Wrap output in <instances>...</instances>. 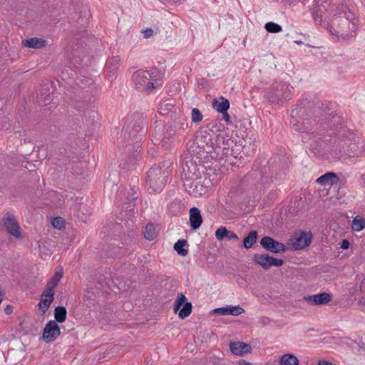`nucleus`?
<instances>
[{"mask_svg":"<svg viewBox=\"0 0 365 365\" xmlns=\"http://www.w3.org/2000/svg\"><path fill=\"white\" fill-rule=\"evenodd\" d=\"M295 106L290 113V125L302 133L304 143L313 141L310 150L315 155L324 158L329 155L346 163L364 155L365 148L360 137L346 127L329 103L303 95Z\"/></svg>","mask_w":365,"mask_h":365,"instance_id":"obj_1","label":"nucleus"},{"mask_svg":"<svg viewBox=\"0 0 365 365\" xmlns=\"http://www.w3.org/2000/svg\"><path fill=\"white\" fill-rule=\"evenodd\" d=\"M254 167L256 168H253L240 181V186L244 190L261 191L269 187L271 183L283 178L288 164L284 157L277 155L269 159L267 165L261 170L255 164Z\"/></svg>","mask_w":365,"mask_h":365,"instance_id":"obj_2","label":"nucleus"},{"mask_svg":"<svg viewBox=\"0 0 365 365\" xmlns=\"http://www.w3.org/2000/svg\"><path fill=\"white\" fill-rule=\"evenodd\" d=\"M148 123L144 114L135 112L126 118L118 143L128 152H138L147 133Z\"/></svg>","mask_w":365,"mask_h":365,"instance_id":"obj_3","label":"nucleus"},{"mask_svg":"<svg viewBox=\"0 0 365 365\" xmlns=\"http://www.w3.org/2000/svg\"><path fill=\"white\" fill-rule=\"evenodd\" d=\"M324 21L329 31L342 40L352 37L359 24V19L346 4L339 5L334 14L331 17L325 16Z\"/></svg>","mask_w":365,"mask_h":365,"instance_id":"obj_4","label":"nucleus"},{"mask_svg":"<svg viewBox=\"0 0 365 365\" xmlns=\"http://www.w3.org/2000/svg\"><path fill=\"white\" fill-rule=\"evenodd\" d=\"M154 165L146 173L145 183L150 192H160L165 187L170 175L165 163Z\"/></svg>","mask_w":365,"mask_h":365,"instance_id":"obj_5","label":"nucleus"},{"mask_svg":"<svg viewBox=\"0 0 365 365\" xmlns=\"http://www.w3.org/2000/svg\"><path fill=\"white\" fill-rule=\"evenodd\" d=\"M294 88L286 82L273 83L268 89L266 97L267 101L274 105L282 106L292 98Z\"/></svg>","mask_w":365,"mask_h":365,"instance_id":"obj_6","label":"nucleus"},{"mask_svg":"<svg viewBox=\"0 0 365 365\" xmlns=\"http://www.w3.org/2000/svg\"><path fill=\"white\" fill-rule=\"evenodd\" d=\"M175 139V135L170 130L168 125L161 120H156L153 125V132L151 140L154 145L168 148Z\"/></svg>","mask_w":365,"mask_h":365,"instance_id":"obj_7","label":"nucleus"},{"mask_svg":"<svg viewBox=\"0 0 365 365\" xmlns=\"http://www.w3.org/2000/svg\"><path fill=\"white\" fill-rule=\"evenodd\" d=\"M236 145V140L230 137L228 135L218 134L215 140V145L207 146L205 150L206 153L215 155V158L222 160L224 157H229V152L231 148Z\"/></svg>","mask_w":365,"mask_h":365,"instance_id":"obj_8","label":"nucleus"},{"mask_svg":"<svg viewBox=\"0 0 365 365\" xmlns=\"http://www.w3.org/2000/svg\"><path fill=\"white\" fill-rule=\"evenodd\" d=\"M181 180L182 182L190 180H200L203 170V166L197 163L189 152L182 160Z\"/></svg>","mask_w":365,"mask_h":365,"instance_id":"obj_9","label":"nucleus"},{"mask_svg":"<svg viewBox=\"0 0 365 365\" xmlns=\"http://www.w3.org/2000/svg\"><path fill=\"white\" fill-rule=\"evenodd\" d=\"M152 74L146 70H138L133 73L132 81L135 88L139 91H145L148 93L155 88L152 81Z\"/></svg>","mask_w":365,"mask_h":365,"instance_id":"obj_10","label":"nucleus"},{"mask_svg":"<svg viewBox=\"0 0 365 365\" xmlns=\"http://www.w3.org/2000/svg\"><path fill=\"white\" fill-rule=\"evenodd\" d=\"M312 9V16L317 24H322L327 14L333 11L331 0H314Z\"/></svg>","mask_w":365,"mask_h":365,"instance_id":"obj_11","label":"nucleus"},{"mask_svg":"<svg viewBox=\"0 0 365 365\" xmlns=\"http://www.w3.org/2000/svg\"><path fill=\"white\" fill-rule=\"evenodd\" d=\"M312 234L311 232L302 231L298 236L288 240L287 245L292 251L303 250L312 242Z\"/></svg>","mask_w":365,"mask_h":365,"instance_id":"obj_12","label":"nucleus"},{"mask_svg":"<svg viewBox=\"0 0 365 365\" xmlns=\"http://www.w3.org/2000/svg\"><path fill=\"white\" fill-rule=\"evenodd\" d=\"M192 303L187 302L186 297L182 293H179L173 306L175 313L178 312L179 318L184 319L190 316L192 312Z\"/></svg>","mask_w":365,"mask_h":365,"instance_id":"obj_13","label":"nucleus"},{"mask_svg":"<svg viewBox=\"0 0 365 365\" xmlns=\"http://www.w3.org/2000/svg\"><path fill=\"white\" fill-rule=\"evenodd\" d=\"M259 243L264 250L272 253H283L287 250V247L283 243L269 236L263 237Z\"/></svg>","mask_w":365,"mask_h":365,"instance_id":"obj_14","label":"nucleus"},{"mask_svg":"<svg viewBox=\"0 0 365 365\" xmlns=\"http://www.w3.org/2000/svg\"><path fill=\"white\" fill-rule=\"evenodd\" d=\"M4 227L6 231L12 236L19 238L21 237L20 232V227L13 214L9 212L6 213L2 218Z\"/></svg>","mask_w":365,"mask_h":365,"instance_id":"obj_15","label":"nucleus"},{"mask_svg":"<svg viewBox=\"0 0 365 365\" xmlns=\"http://www.w3.org/2000/svg\"><path fill=\"white\" fill-rule=\"evenodd\" d=\"M139 197L138 187L135 185H130V189L124 194V200L122 208L125 211H132Z\"/></svg>","mask_w":365,"mask_h":365,"instance_id":"obj_16","label":"nucleus"},{"mask_svg":"<svg viewBox=\"0 0 365 365\" xmlns=\"http://www.w3.org/2000/svg\"><path fill=\"white\" fill-rule=\"evenodd\" d=\"M186 191L195 197L205 195L207 192V187L202 185L201 178L200 180H190L183 182Z\"/></svg>","mask_w":365,"mask_h":365,"instance_id":"obj_17","label":"nucleus"},{"mask_svg":"<svg viewBox=\"0 0 365 365\" xmlns=\"http://www.w3.org/2000/svg\"><path fill=\"white\" fill-rule=\"evenodd\" d=\"M61 334L60 327L54 320H50L46 324L42 339L46 343L54 341Z\"/></svg>","mask_w":365,"mask_h":365,"instance_id":"obj_18","label":"nucleus"},{"mask_svg":"<svg viewBox=\"0 0 365 365\" xmlns=\"http://www.w3.org/2000/svg\"><path fill=\"white\" fill-rule=\"evenodd\" d=\"M120 59L118 56H114L107 59L105 64V73L106 78L113 81L117 77L118 70L119 68Z\"/></svg>","mask_w":365,"mask_h":365,"instance_id":"obj_19","label":"nucleus"},{"mask_svg":"<svg viewBox=\"0 0 365 365\" xmlns=\"http://www.w3.org/2000/svg\"><path fill=\"white\" fill-rule=\"evenodd\" d=\"M212 135L207 129H201L197 132L195 141L193 143H196L197 147L202 148L205 152V149H207V146L215 145V143L212 141Z\"/></svg>","mask_w":365,"mask_h":365,"instance_id":"obj_20","label":"nucleus"},{"mask_svg":"<svg viewBox=\"0 0 365 365\" xmlns=\"http://www.w3.org/2000/svg\"><path fill=\"white\" fill-rule=\"evenodd\" d=\"M332 299V294L327 292H321L314 295L304 297V300L311 305H323L329 303Z\"/></svg>","mask_w":365,"mask_h":365,"instance_id":"obj_21","label":"nucleus"},{"mask_svg":"<svg viewBox=\"0 0 365 365\" xmlns=\"http://www.w3.org/2000/svg\"><path fill=\"white\" fill-rule=\"evenodd\" d=\"M122 247L115 244L108 245L105 250V255L107 257H110L113 258L120 257L125 255L128 251H130V248L125 247L128 245V243H124L122 242Z\"/></svg>","mask_w":365,"mask_h":365,"instance_id":"obj_22","label":"nucleus"},{"mask_svg":"<svg viewBox=\"0 0 365 365\" xmlns=\"http://www.w3.org/2000/svg\"><path fill=\"white\" fill-rule=\"evenodd\" d=\"M90 287L86 284V287L83 288V294L80 301L78 309L81 311L82 314L86 316L91 314V291Z\"/></svg>","mask_w":365,"mask_h":365,"instance_id":"obj_23","label":"nucleus"},{"mask_svg":"<svg viewBox=\"0 0 365 365\" xmlns=\"http://www.w3.org/2000/svg\"><path fill=\"white\" fill-rule=\"evenodd\" d=\"M38 103L41 106H46L53 99V89L51 85H44L40 90V93L37 96Z\"/></svg>","mask_w":365,"mask_h":365,"instance_id":"obj_24","label":"nucleus"},{"mask_svg":"<svg viewBox=\"0 0 365 365\" xmlns=\"http://www.w3.org/2000/svg\"><path fill=\"white\" fill-rule=\"evenodd\" d=\"M212 312L217 315L238 316L245 312V309L240 306L227 305L213 309Z\"/></svg>","mask_w":365,"mask_h":365,"instance_id":"obj_25","label":"nucleus"},{"mask_svg":"<svg viewBox=\"0 0 365 365\" xmlns=\"http://www.w3.org/2000/svg\"><path fill=\"white\" fill-rule=\"evenodd\" d=\"M190 224L192 230L199 229L202 223V217L199 208L192 207L190 209Z\"/></svg>","mask_w":365,"mask_h":365,"instance_id":"obj_26","label":"nucleus"},{"mask_svg":"<svg viewBox=\"0 0 365 365\" xmlns=\"http://www.w3.org/2000/svg\"><path fill=\"white\" fill-rule=\"evenodd\" d=\"M231 352L237 356L251 352L252 347L249 344L241 341H233L230 344Z\"/></svg>","mask_w":365,"mask_h":365,"instance_id":"obj_27","label":"nucleus"},{"mask_svg":"<svg viewBox=\"0 0 365 365\" xmlns=\"http://www.w3.org/2000/svg\"><path fill=\"white\" fill-rule=\"evenodd\" d=\"M316 182L322 185H337L339 182V178L336 173L333 172H327L318 178Z\"/></svg>","mask_w":365,"mask_h":365,"instance_id":"obj_28","label":"nucleus"},{"mask_svg":"<svg viewBox=\"0 0 365 365\" xmlns=\"http://www.w3.org/2000/svg\"><path fill=\"white\" fill-rule=\"evenodd\" d=\"M46 45V40L42 38L33 37L22 41V46L26 48L40 49Z\"/></svg>","mask_w":365,"mask_h":365,"instance_id":"obj_29","label":"nucleus"},{"mask_svg":"<svg viewBox=\"0 0 365 365\" xmlns=\"http://www.w3.org/2000/svg\"><path fill=\"white\" fill-rule=\"evenodd\" d=\"M215 237L219 241H222L225 238L229 240H237L239 239L234 232L222 226L215 231Z\"/></svg>","mask_w":365,"mask_h":365,"instance_id":"obj_30","label":"nucleus"},{"mask_svg":"<svg viewBox=\"0 0 365 365\" xmlns=\"http://www.w3.org/2000/svg\"><path fill=\"white\" fill-rule=\"evenodd\" d=\"M273 363L277 365H299V359L293 354H284L282 355L278 360H274Z\"/></svg>","mask_w":365,"mask_h":365,"instance_id":"obj_31","label":"nucleus"},{"mask_svg":"<svg viewBox=\"0 0 365 365\" xmlns=\"http://www.w3.org/2000/svg\"><path fill=\"white\" fill-rule=\"evenodd\" d=\"M212 106L214 109H215L219 113H226L230 108V101L228 99L221 97L220 101L217 100L216 98L213 99L212 102Z\"/></svg>","mask_w":365,"mask_h":365,"instance_id":"obj_32","label":"nucleus"},{"mask_svg":"<svg viewBox=\"0 0 365 365\" xmlns=\"http://www.w3.org/2000/svg\"><path fill=\"white\" fill-rule=\"evenodd\" d=\"M258 233L256 230L250 231L242 240V246L248 250L252 248L257 242Z\"/></svg>","mask_w":365,"mask_h":365,"instance_id":"obj_33","label":"nucleus"},{"mask_svg":"<svg viewBox=\"0 0 365 365\" xmlns=\"http://www.w3.org/2000/svg\"><path fill=\"white\" fill-rule=\"evenodd\" d=\"M168 125L170 130L173 132L175 135L180 130H185L188 127V123L182 119L174 120Z\"/></svg>","mask_w":365,"mask_h":365,"instance_id":"obj_34","label":"nucleus"},{"mask_svg":"<svg viewBox=\"0 0 365 365\" xmlns=\"http://www.w3.org/2000/svg\"><path fill=\"white\" fill-rule=\"evenodd\" d=\"M253 262L260 265L264 269H268L269 255L268 254H255L252 258Z\"/></svg>","mask_w":365,"mask_h":365,"instance_id":"obj_35","label":"nucleus"},{"mask_svg":"<svg viewBox=\"0 0 365 365\" xmlns=\"http://www.w3.org/2000/svg\"><path fill=\"white\" fill-rule=\"evenodd\" d=\"M67 310L63 306H58L54 309V317L56 323H63L66 320Z\"/></svg>","mask_w":365,"mask_h":365,"instance_id":"obj_36","label":"nucleus"},{"mask_svg":"<svg viewBox=\"0 0 365 365\" xmlns=\"http://www.w3.org/2000/svg\"><path fill=\"white\" fill-rule=\"evenodd\" d=\"M187 246V241L185 239L178 240L174 245V250L180 256H186L188 253V250L185 248Z\"/></svg>","mask_w":365,"mask_h":365,"instance_id":"obj_37","label":"nucleus"},{"mask_svg":"<svg viewBox=\"0 0 365 365\" xmlns=\"http://www.w3.org/2000/svg\"><path fill=\"white\" fill-rule=\"evenodd\" d=\"M144 237L148 240H153L157 237L155 227L153 224L148 223L143 231Z\"/></svg>","mask_w":365,"mask_h":365,"instance_id":"obj_38","label":"nucleus"},{"mask_svg":"<svg viewBox=\"0 0 365 365\" xmlns=\"http://www.w3.org/2000/svg\"><path fill=\"white\" fill-rule=\"evenodd\" d=\"M63 277V272L58 271L56 272L53 277L49 279L47 282L46 287L50 288L51 289H55V287L58 285L61 279Z\"/></svg>","mask_w":365,"mask_h":365,"instance_id":"obj_39","label":"nucleus"},{"mask_svg":"<svg viewBox=\"0 0 365 365\" xmlns=\"http://www.w3.org/2000/svg\"><path fill=\"white\" fill-rule=\"evenodd\" d=\"M365 227V220L356 216L352 221V230L356 232L361 231Z\"/></svg>","mask_w":365,"mask_h":365,"instance_id":"obj_40","label":"nucleus"},{"mask_svg":"<svg viewBox=\"0 0 365 365\" xmlns=\"http://www.w3.org/2000/svg\"><path fill=\"white\" fill-rule=\"evenodd\" d=\"M93 48H95V52L98 56L104 53L105 45L100 38H93Z\"/></svg>","mask_w":365,"mask_h":365,"instance_id":"obj_41","label":"nucleus"},{"mask_svg":"<svg viewBox=\"0 0 365 365\" xmlns=\"http://www.w3.org/2000/svg\"><path fill=\"white\" fill-rule=\"evenodd\" d=\"M302 362L305 364V365H334L331 362L326 359L309 360V357H306L302 359Z\"/></svg>","mask_w":365,"mask_h":365,"instance_id":"obj_42","label":"nucleus"},{"mask_svg":"<svg viewBox=\"0 0 365 365\" xmlns=\"http://www.w3.org/2000/svg\"><path fill=\"white\" fill-rule=\"evenodd\" d=\"M264 29L267 32L274 34L279 33L282 31V27L279 24L272 21L266 23Z\"/></svg>","mask_w":365,"mask_h":365,"instance_id":"obj_43","label":"nucleus"},{"mask_svg":"<svg viewBox=\"0 0 365 365\" xmlns=\"http://www.w3.org/2000/svg\"><path fill=\"white\" fill-rule=\"evenodd\" d=\"M55 290L48 287H45L44 290L41 294V298L44 299L46 302L52 303L54 300Z\"/></svg>","mask_w":365,"mask_h":365,"instance_id":"obj_44","label":"nucleus"},{"mask_svg":"<svg viewBox=\"0 0 365 365\" xmlns=\"http://www.w3.org/2000/svg\"><path fill=\"white\" fill-rule=\"evenodd\" d=\"M191 118L192 122L197 123L202 121L203 115L198 108H194L192 109Z\"/></svg>","mask_w":365,"mask_h":365,"instance_id":"obj_45","label":"nucleus"},{"mask_svg":"<svg viewBox=\"0 0 365 365\" xmlns=\"http://www.w3.org/2000/svg\"><path fill=\"white\" fill-rule=\"evenodd\" d=\"M51 224L54 228L63 229L65 227V220L61 217H54L51 220Z\"/></svg>","mask_w":365,"mask_h":365,"instance_id":"obj_46","label":"nucleus"},{"mask_svg":"<svg viewBox=\"0 0 365 365\" xmlns=\"http://www.w3.org/2000/svg\"><path fill=\"white\" fill-rule=\"evenodd\" d=\"M242 149V145L236 143V145H234V147L231 148L230 150L229 156H233L235 158H237L240 154Z\"/></svg>","mask_w":365,"mask_h":365,"instance_id":"obj_47","label":"nucleus"},{"mask_svg":"<svg viewBox=\"0 0 365 365\" xmlns=\"http://www.w3.org/2000/svg\"><path fill=\"white\" fill-rule=\"evenodd\" d=\"M51 303V302H46L45 299H41L39 303L38 304V309L39 310L43 313H46V311L48 309V308L50 307Z\"/></svg>","mask_w":365,"mask_h":365,"instance_id":"obj_48","label":"nucleus"},{"mask_svg":"<svg viewBox=\"0 0 365 365\" xmlns=\"http://www.w3.org/2000/svg\"><path fill=\"white\" fill-rule=\"evenodd\" d=\"M93 130L96 129V128H100V117L98 113H96V116L93 114Z\"/></svg>","mask_w":365,"mask_h":365,"instance_id":"obj_49","label":"nucleus"},{"mask_svg":"<svg viewBox=\"0 0 365 365\" xmlns=\"http://www.w3.org/2000/svg\"><path fill=\"white\" fill-rule=\"evenodd\" d=\"M357 344L361 349L365 350V334L358 336Z\"/></svg>","mask_w":365,"mask_h":365,"instance_id":"obj_50","label":"nucleus"},{"mask_svg":"<svg viewBox=\"0 0 365 365\" xmlns=\"http://www.w3.org/2000/svg\"><path fill=\"white\" fill-rule=\"evenodd\" d=\"M118 177V175L116 173H109L108 176L107 177V181L112 182L113 185H117L118 181L116 180V178Z\"/></svg>","mask_w":365,"mask_h":365,"instance_id":"obj_51","label":"nucleus"},{"mask_svg":"<svg viewBox=\"0 0 365 365\" xmlns=\"http://www.w3.org/2000/svg\"><path fill=\"white\" fill-rule=\"evenodd\" d=\"M142 32L144 34V38H150L153 35V31L151 29H146L145 30H143Z\"/></svg>","mask_w":365,"mask_h":365,"instance_id":"obj_52","label":"nucleus"},{"mask_svg":"<svg viewBox=\"0 0 365 365\" xmlns=\"http://www.w3.org/2000/svg\"><path fill=\"white\" fill-rule=\"evenodd\" d=\"M349 246H350L349 241L347 240H343L341 243L340 247L343 250H347L348 248H349Z\"/></svg>","mask_w":365,"mask_h":365,"instance_id":"obj_53","label":"nucleus"},{"mask_svg":"<svg viewBox=\"0 0 365 365\" xmlns=\"http://www.w3.org/2000/svg\"><path fill=\"white\" fill-rule=\"evenodd\" d=\"M275 259H276L275 257L269 256V261L268 263V269H269L271 267H273L275 265Z\"/></svg>","mask_w":365,"mask_h":365,"instance_id":"obj_54","label":"nucleus"},{"mask_svg":"<svg viewBox=\"0 0 365 365\" xmlns=\"http://www.w3.org/2000/svg\"><path fill=\"white\" fill-rule=\"evenodd\" d=\"M13 312V307L11 305H7L5 309H4V312L7 314V315H9L10 314H11Z\"/></svg>","mask_w":365,"mask_h":365,"instance_id":"obj_55","label":"nucleus"},{"mask_svg":"<svg viewBox=\"0 0 365 365\" xmlns=\"http://www.w3.org/2000/svg\"><path fill=\"white\" fill-rule=\"evenodd\" d=\"M283 264L284 260L282 259L276 258L274 267H281Z\"/></svg>","mask_w":365,"mask_h":365,"instance_id":"obj_56","label":"nucleus"},{"mask_svg":"<svg viewBox=\"0 0 365 365\" xmlns=\"http://www.w3.org/2000/svg\"><path fill=\"white\" fill-rule=\"evenodd\" d=\"M221 113L222 114L223 119L226 122H229L230 119V115L228 114L227 111H226V113Z\"/></svg>","mask_w":365,"mask_h":365,"instance_id":"obj_57","label":"nucleus"},{"mask_svg":"<svg viewBox=\"0 0 365 365\" xmlns=\"http://www.w3.org/2000/svg\"><path fill=\"white\" fill-rule=\"evenodd\" d=\"M360 181L363 185H365V173L361 175Z\"/></svg>","mask_w":365,"mask_h":365,"instance_id":"obj_58","label":"nucleus"},{"mask_svg":"<svg viewBox=\"0 0 365 365\" xmlns=\"http://www.w3.org/2000/svg\"><path fill=\"white\" fill-rule=\"evenodd\" d=\"M237 365H253V364L250 362H246L244 360H242L238 362Z\"/></svg>","mask_w":365,"mask_h":365,"instance_id":"obj_59","label":"nucleus"},{"mask_svg":"<svg viewBox=\"0 0 365 365\" xmlns=\"http://www.w3.org/2000/svg\"><path fill=\"white\" fill-rule=\"evenodd\" d=\"M92 93H93V96L94 95V93L95 94L97 93V88L96 87H95V88L93 87Z\"/></svg>","mask_w":365,"mask_h":365,"instance_id":"obj_60","label":"nucleus"},{"mask_svg":"<svg viewBox=\"0 0 365 365\" xmlns=\"http://www.w3.org/2000/svg\"><path fill=\"white\" fill-rule=\"evenodd\" d=\"M170 2H173V3H178V2H180L182 0H168Z\"/></svg>","mask_w":365,"mask_h":365,"instance_id":"obj_61","label":"nucleus"},{"mask_svg":"<svg viewBox=\"0 0 365 365\" xmlns=\"http://www.w3.org/2000/svg\"><path fill=\"white\" fill-rule=\"evenodd\" d=\"M98 283L101 284H103V282L102 281H98Z\"/></svg>","mask_w":365,"mask_h":365,"instance_id":"obj_62","label":"nucleus"},{"mask_svg":"<svg viewBox=\"0 0 365 365\" xmlns=\"http://www.w3.org/2000/svg\"><path fill=\"white\" fill-rule=\"evenodd\" d=\"M78 109H79V110H80V111H82V110H84V108H83V109H81V108H80V107L78 108Z\"/></svg>","mask_w":365,"mask_h":365,"instance_id":"obj_63","label":"nucleus"}]
</instances>
